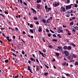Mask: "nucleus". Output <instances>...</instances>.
Returning <instances> with one entry per match:
<instances>
[{
  "label": "nucleus",
  "instance_id": "obj_1",
  "mask_svg": "<svg viewBox=\"0 0 78 78\" xmlns=\"http://www.w3.org/2000/svg\"><path fill=\"white\" fill-rule=\"evenodd\" d=\"M72 6H73V4H71L70 5L66 6V9L67 10L70 9L72 8Z\"/></svg>",
  "mask_w": 78,
  "mask_h": 78
},
{
  "label": "nucleus",
  "instance_id": "obj_2",
  "mask_svg": "<svg viewBox=\"0 0 78 78\" xmlns=\"http://www.w3.org/2000/svg\"><path fill=\"white\" fill-rule=\"evenodd\" d=\"M45 8L47 12H49L51 10V8L50 7L48 8L47 5L45 6Z\"/></svg>",
  "mask_w": 78,
  "mask_h": 78
},
{
  "label": "nucleus",
  "instance_id": "obj_3",
  "mask_svg": "<svg viewBox=\"0 0 78 78\" xmlns=\"http://www.w3.org/2000/svg\"><path fill=\"white\" fill-rule=\"evenodd\" d=\"M67 59H68V60H72L73 59V56L71 55H68L67 57Z\"/></svg>",
  "mask_w": 78,
  "mask_h": 78
},
{
  "label": "nucleus",
  "instance_id": "obj_4",
  "mask_svg": "<svg viewBox=\"0 0 78 78\" xmlns=\"http://www.w3.org/2000/svg\"><path fill=\"white\" fill-rule=\"evenodd\" d=\"M64 53L65 56H66H66H68L69 55V52L66 50H65Z\"/></svg>",
  "mask_w": 78,
  "mask_h": 78
},
{
  "label": "nucleus",
  "instance_id": "obj_5",
  "mask_svg": "<svg viewBox=\"0 0 78 78\" xmlns=\"http://www.w3.org/2000/svg\"><path fill=\"white\" fill-rule=\"evenodd\" d=\"M60 10L62 12H65L66 11V9L64 7H61L60 8Z\"/></svg>",
  "mask_w": 78,
  "mask_h": 78
},
{
  "label": "nucleus",
  "instance_id": "obj_6",
  "mask_svg": "<svg viewBox=\"0 0 78 78\" xmlns=\"http://www.w3.org/2000/svg\"><path fill=\"white\" fill-rule=\"evenodd\" d=\"M58 33H63V30L60 29L59 28H58V30L57 31Z\"/></svg>",
  "mask_w": 78,
  "mask_h": 78
},
{
  "label": "nucleus",
  "instance_id": "obj_7",
  "mask_svg": "<svg viewBox=\"0 0 78 78\" xmlns=\"http://www.w3.org/2000/svg\"><path fill=\"white\" fill-rule=\"evenodd\" d=\"M66 13H67V14L66 15V17H69L70 16V12L67 11L66 12Z\"/></svg>",
  "mask_w": 78,
  "mask_h": 78
},
{
  "label": "nucleus",
  "instance_id": "obj_8",
  "mask_svg": "<svg viewBox=\"0 0 78 78\" xmlns=\"http://www.w3.org/2000/svg\"><path fill=\"white\" fill-rule=\"evenodd\" d=\"M39 29L38 30V32L39 33H40V32H41V31H42V28L41 27L39 26Z\"/></svg>",
  "mask_w": 78,
  "mask_h": 78
},
{
  "label": "nucleus",
  "instance_id": "obj_9",
  "mask_svg": "<svg viewBox=\"0 0 78 78\" xmlns=\"http://www.w3.org/2000/svg\"><path fill=\"white\" fill-rule=\"evenodd\" d=\"M36 72H38V71L40 70V68H39V66H36Z\"/></svg>",
  "mask_w": 78,
  "mask_h": 78
},
{
  "label": "nucleus",
  "instance_id": "obj_10",
  "mask_svg": "<svg viewBox=\"0 0 78 78\" xmlns=\"http://www.w3.org/2000/svg\"><path fill=\"white\" fill-rule=\"evenodd\" d=\"M59 5V3H57L56 4H53V6H54V7H56L57 6Z\"/></svg>",
  "mask_w": 78,
  "mask_h": 78
},
{
  "label": "nucleus",
  "instance_id": "obj_11",
  "mask_svg": "<svg viewBox=\"0 0 78 78\" xmlns=\"http://www.w3.org/2000/svg\"><path fill=\"white\" fill-rule=\"evenodd\" d=\"M30 60L31 61H33V62H35V60L33 58H30Z\"/></svg>",
  "mask_w": 78,
  "mask_h": 78
},
{
  "label": "nucleus",
  "instance_id": "obj_12",
  "mask_svg": "<svg viewBox=\"0 0 78 78\" xmlns=\"http://www.w3.org/2000/svg\"><path fill=\"white\" fill-rule=\"evenodd\" d=\"M67 49L68 50H71L72 49V47L70 46H69L67 48Z\"/></svg>",
  "mask_w": 78,
  "mask_h": 78
},
{
  "label": "nucleus",
  "instance_id": "obj_13",
  "mask_svg": "<svg viewBox=\"0 0 78 78\" xmlns=\"http://www.w3.org/2000/svg\"><path fill=\"white\" fill-rule=\"evenodd\" d=\"M64 50H67V46H64L63 48Z\"/></svg>",
  "mask_w": 78,
  "mask_h": 78
},
{
  "label": "nucleus",
  "instance_id": "obj_14",
  "mask_svg": "<svg viewBox=\"0 0 78 78\" xmlns=\"http://www.w3.org/2000/svg\"><path fill=\"white\" fill-rule=\"evenodd\" d=\"M75 66H78V62L77 61H76L75 63L74 64Z\"/></svg>",
  "mask_w": 78,
  "mask_h": 78
},
{
  "label": "nucleus",
  "instance_id": "obj_15",
  "mask_svg": "<svg viewBox=\"0 0 78 78\" xmlns=\"http://www.w3.org/2000/svg\"><path fill=\"white\" fill-rule=\"evenodd\" d=\"M31 10H32V11H33L34 12H35V14H36V10H34V9L33 8H31Z\"/></svg>",
  "mask_w": 78,
  "mask_h": 78
},
{
  "label": "nucleus",
  "instance_id": "obj_16",
  "mask_svg": "<svg viewBox=\"0 0 78 78\" xmlns=\"http://www.w3.org/2000/svg\"><path fill=\"white\" fill-rule=\"evenodd\" d=\"M37 8H38V9H39L40 8V4H37Z\"/></svg>",
  "mask_w": 78,
  "mask_h": 78
},
{
  "label": "nucleus",
  "instance_id": "obj_17",
  "mask_svg": "<svg viewBox=\"0 0 78 78\" xmlns=\"http://www.w3.org/2000/svg\"><path fill=\"white\" fill-rule=\"evenodd\" d=\"M36 2L37 3H39L41 2V0H37Z\"/></svg>",
  "mask_w": 78,
  "mask_h": 78
},
{
  "label": "nucleus",
  "instance_id": "obj_18",
  "mask_svg": "<svg viewBox=\"0 0 78 78\" xmlns=\"http://www.w3.org/2000/svg\"><path fill=\"white\" fill-rule=\"evenodd\" d=\"M55 55L57 56H59V53H55Z\"/></svg>",
  "mask_w": 78,
  "mask_h": 78
},
{
  "label": "nucleus",
  "instance_id": "obj_19",
  "mask_svg": "<svg viewBox=\"0 0 78 78\" xmlns=\"http://www.w3.org/2000/svg\"><path fill=\"white\" fill-rule=\"evenodd\" d=\"M44 75H45V76H47L48 75V73H45L44 74Z\"/></svg>",
  "mask_w": 78,
  "mask_h": 78
},
{
  "label": "nucleus",
  "instance_id": "obj_20",
  "mask_svg": "<svg viewBox=\"0 0 78 78\" xmlns=\"http://www.w3.org/2000/svg\"><path fill=\"white\" fill-rule=\"evenodd\" d=\"M69 25H71V26L73 25V22H71L69 23Z\"/></svg>",
  "mask_w": 78,
  "mask_h": 78
},
{
  "label": "nucleus",
  "instance_id": "obj_21",
  "mask_svg": "<svg viewBox=\"0 0 78 78\" xmlns=\"http://www.w3.org/2000/svg\"><path fill=\"white\" fill-rule=\"evenodd\" d=\"M8 62H9L8 59H6L5 60V62H6V63H8Z\"/></svg>",
  "mask_w": 78,
  "mask_h": 78
},
{
  "label": "nucleus",
  "instance_id": "obj_22",
  "mask_svg": "<svg viewBox=\"0 0 78 78\" xmlns=\"http://www.w3.org/2000/svg\"><path fill=\"white\" fill-rule=\"evenodd\" d=\"M23 5H25V6H27V3H26L25 2H23Z\"/></svg>",
  "mask_w": 78,
  "mask_h": 78
},
{
  "label": "nucleus",
  "instance_id": "obj_23",
  "mask_svg": "<svg viewBox=\"0 0 78 78\" xmlns=\"http://www.w3.org/2000/svg\"><path fill=\"white\" fill-rule=\"evenodd\" d=\"M28 70H29V71H30V73H33V72H32V71H31V69L29 68L28 69Z\"/></svg>",
  "mask_w": 78,
  "mask_h": 78
},
{
  "label": "nucleus",
  "instance_id": "obj_24",
  "mask_svg": "<svg viewBox=\"0 0 78 78\" xmlns=\"http://www.w3.org/2000/svg\"><path fill=\"white\" fill-rule=\"evenodd\" d=\"M42 22H43V23H46V20H45L43 19L42 20Z\"/></svg>",
  "mask_w": 78,
  "mask_h": 78
},
{
  "label": "nucleus",
  "instance_id": "obj_25",
  "mask_svg": "<svg viewBox=\"0 0 78 78\" xmlns=\"http://www.w3.org/2000/svg\"><path fill=\"white\" fill-rule=\"evenodd\" d=\"M74 29L76 30H78V27H74Z\"/></svg>",
  "mask_w": 78,
  "mask_h": 78
},
{
  "label": "nucleus",
  "instance_id": "obj_26",
  "mask_svg": "<svg viewBox=\"0 0 78 78\" xmlns=\"http://www.w3.org/2000/svg\"><path fill=\"white\" fill-rule=\"evenodd\" d=\"M30 28H33V24H30Z\"/></svg>",
  "mask_w": 78,
  "mask_h": 78
},
{
  "label": "nucleus",
  "instance_id": "obj_27",
  "mask_svg": "<svg viewBox=\"0 0 78 78\" xmlns=\"http://www.w3.org/2000/svg\"><path fill=\"white\" fill-rule=\"evenodd\" d=\"M57 36L58 37H59V38H61V35L60 34H57Z\"/></svg>",
  "mask_w": 78,
  "mask_h": 78
},
{
  "label": "nucleus",
  "instance_id": "obj_28",
  "mask_svg": "<svg viewBox=\"0 0 78 78\" xmlns=\"http://www.w3.org/2000/svg\"><path fill=\"white\" fill-rule=\"evenodd\" d=\"M71 45H73V47L76 46V45L75 44H73V43H71Z\"/></svg>",
  "mask_w": 78,
  "mask_h": 78
},
{
  "label": "nucleus",
  "instance_id": "obj_29",
  "mask_svg": "<svg viewBox=\"0 0 78 78\" xmlns=\"http://www.w3.org/2000/svg\"><path fill=\"white\" fill-rule=\"evenodd\" d=\"M30 32H31L32 33H34L33 30H32V29H30Z\"/></svg>",
  "mask_w": 78,
  "mask_h": 78
},
{
  "label": "nucleus",
  "instance_id": "obj_30",
  "mask_svg": "<svg viewBox=\"0 0 78 78\" xmlns=\"http://www.w3.org/2000/svg\"><path fill=\"white\" fill-rule=\"evenodd\" d=\"M74 6L75 7V8H77V7H78V4H75Z\"/></svg>",
  "mask_w": 78,
  "mask_h": 78
},
{
  "label": "nucleus",
  "instance_id": "obj_31",
  "mask_svg": "<svg viewBox=\"0 0 78 78\" xmlns=\"http://www.w3.org/2000/svg\"><path fill=\"white\" fill-rule=\"evenodd\" d=\"M33 19L34 20H37V17H34Z\"/></svg>",
  "mask_w": 78,
  "mask_h": 78
},
{
  "label": "nucleus",
  "instance_id": "obj_32",
  "mask_svg": "<svg viewBox=\"0 0 78 78\" xmlns=\"http://www.w3.org/2000/svg\"><path fill=\"white\" fill-rule=\"evenodd\" d=\"M11 29L12 31H14V29H12V28H11V27H9V30Z\"/></svg>",
  "mask_w": 78,
  "mask_h": 78
},
{
  "label": "nucleus",
  "instance_id": "obj_33",
  "mask_svg": "<svg viewBox=\"0 0 78 78\" xmlns=\"http://www.w3.org/2000/svg\"><path fill=\"white\" fill-rule=\"evenodd\" d=\"M20 2L21 5H22L23 4V2H22V0H20Z\"/></svg>",
  "mask_w": 78,
  "mask_h": 78
},
{
  "label": "nucleus",
  "instance_id": "obj_34",
  "mask_svg": "<svg viewBox=\"0 0 78 78\" xmlns=\"http://www.w3.org/2000/svg\"><path fill=\"white\" fill-rule=\"evenodd\" d=\"M54 41H55V42H57V41L55 39H53L52 40V42H54Z\"/></svg>",
  "mask_w": 78,
  "mask_h": 78
},
{
  "label": "nucleus",
  "instance_id": "obj_35",
  "mask_svg": "<svg viewBox=\"0 0 78 78\" xmlns=\"http://www.w3.org/2000/svg\"><path fill=\"white\" fill-rule=\"evenodd\" d=\"M11 51H13L14 52H16V51H15V50L12 49V48H11Z\"/></svg>",
  "mask_w": 78,
  "mask_h": 78
},
{
  "label": "nucleus",
  "instance_id": "obj_36",
  "mask_svg": "<svg viewBox=\"0 0 78 78\" xmlns=\"http://www.w3.org/2000/svg\"><path fill=\"white\" fill-rule=\"evenodd\" d=\"M46 31L47 33H49V32H50V31H49V30L48 29H47Z\"/></svg>",
  "mask_w": 78,
  "mask_h": 78
},
{
  "label": "nucleus",
  "instance_id": "obj_37",
  "mask_svg": "<svg viewBox=\"0 0 78 78\" xmlns=\"http://www.w3.org/2000/svg\"><path fill=\"white\" fill-rule=\"evenodd\" d=\"M44 66H45L46 67V68H47V69H48L49 68V67L46 65H44Z\"/></svg>",
  "mask_w": 78,
  "mask_h": 78
},
{
  "label": "nucleus",
  "instance_id": "obj_38",
  "mask_svg": "<svg viewBox=\"0 0 78 78\" xmlns=\"http://www.w3.org/2000/svg\"><path fill=\"white\" fill-rule=\"evenodd\" d=\"M66 76H70V74L69 73H67L66 74Z\"/></svg>",
  "mask_w": 78,
  "mask_h": 78
},
{
  "label": "nucleus",
  "instance_id": "obj_39",
  "mask_svg": "<svg viewBox=\"0 0 78 78\" xmlns=\"http://www.w3.org/2000/svg\"><path fill=\"white\" fill-rule=\"evenodd\" d=\"M50 31H51V32L52 33H55V32L52 30H51V29L50 30Z\"/></svg>",
  "mask_w": 78,
  "mask_h": 78
},
{
  "label": "nucleus",
  "instance_id": "obj_40",
  "mask_svg": "<svg viewBox=\"0 0 78 78\" xmlns=\"http://www.w3.org/2000/svg\"><path fill=\"white\" fill-rule=\"evenodd\" d=\"M73 33H75V31H76V30L74 29H73Z\"/></svg>",
  "mask_w": 78,
  "mask_h": 78
},
{
  "label": "nucleus",
  "instance_id": "obj_41",
  "mask_svg": "<svg viewBox=\"0 0 78 78\" xmlns=\"http://www.w3.org/2000/svg\"><path fill=\"white\" fill-rule=\"evenodd\" d=\"M69 11H70V13H73V10H70Z\"/></svg>",
  "mask_w": 78,
  "mask_h": 78
},
{
  "label": "nucleus",
  "instance_id": "obj_42",
  "mask_svg": "<svg viewBox=\"0 0 78 78\" xmlns=\"http://www.w3.org/2000/svg\"><path fill=\"white\" fill-rule=\"evenodd\" d=\"M22 54H23V55H25V52H24V51L23 50L22 51Z\"/></svg>",
  "mask_w": 78,
  "mask_h": 78
},
{
  "label": "nucleus",
  "instance_id": "obj_43",
  "mask_svg": "<svg viewBox=\"0 0 78 78\" xmlns=\"http://www.w3.org/2000/svg\"><path fill=\"white\" fill-rule=\"evenodd\" d=\"M63 66H66V62H65V63H63L62 64Z\"/></svg>",
  "mask_w": 78,
  "mask_h": 78
},
{
  "label": "nucleus",
  "instance_id": "obj_44",
  "mask_svg": "<svg viewBox=\"0 0 78 78\" xmlns=\"http://www.w3.org/2000/svg\"><path fill=\"white\" fill-rule=\"evenodd\" d=\"M67 3H70V0H67Z\"/></svg>",
  "mask_w": 78,
  "mask_h": 78
},
{
  "label": "nucleus",
  "instance_id": "obj_45",
  "mask_svg": "<svg viewBox=\"0 0 78 78\" xmlns=\"http://www.w3.org/2000/svg\"><path fill=\"white\" fill-rule=\"evenodd\" d=\"M5 13L6 14H8V12H7L6 11H5Z\"/></svg>",
  "mask_w": 78,
  "mask_h": 78
},
{
  "label": "nucleus",
  "instance_id": "obj_46",
  "mask_svg": "<svg viewBox=\"0 0 78 78\" xmlns=\"http://www.w3.org/2000/svg\"><path fill=\"white\" fill-rule=\"evenodd\" d=\"M66 32H69L70 31L68 30V29H66Z\"/></svg>",
  "mask_w": 78,
  "mask_h": 78
},
{
  "label": "nucleus",
  "instance_id": "obj_47",
  "mask_svg": "<svg viewBox=\"0 0 78 78\" xmlns=\"http://www.w3.org/2000/svg\"><path fill=\"white\" fill-rule=\"evenodd\" d=\"M68 35H69V36H70V35H71V33H70L69 32H68Z\"/></svg>",
  "mask_w": 78,
  "mask_h": 78
},
{
  "label": "nucleus",
  "instance_id": "obj_48",
  "mask_svg": "<svg viewBox=\"0 0 78 78\" xmlns=\"http://www.w3.org/2000/svg\"><path fill=\"white\" fill-rule=\"evenodd\" d=\"M58 48L59 50H61V47H60V46H58Z\"/></svg>",
  "mask_w": 78,
  "mask_h": 78
},
{
  "label": "nucleus",
  "instance_id": "obj_49",
  "mask_svg": "<svg viewBox=\"0 0 78 78\" xmlns=\"http://www.w3.org/2000/svg\"><path fill=\"white\" fill-rule=\"evenodd\" d=\"M36 61L37 62H38V63H39V61L38 60V59H37V58H36Z\"/></svg>",
  "mask_w": 78,
  "mask_h": 78
},
{
  "label": "nucleus",
  "instance_id": "obj_50",
  "mask_svg": "<svg viewBox=\"0 0 78 78\" xmlns=\"http://www.w3.org/2000/svg\"><path fill=\"white\" fill-rule=\"evenodd\" d=\"M42 39H43V42H45V38H42Z\"/></svg>",
  "mask_w": 78,
  "mask_h": 78
},
{
  "label": "nucleus",
  "instance_id": "obj_51",
  "mask_svg": "<svg viewBox=\"0 0 78 78\" xmlns=\"http://www.w3.org/2000/svg\"><path fill=\"white\" fill-rule=\"evenodd\" d=\"M48 37H50V36H51V34H48Z\"/></svg>",
  "mask_w": 78,
  "mask_h": 78
},
{
  "label": "nucleus",
  "instance_id": "obj_52",
  "mask_svg": "<svg viewBox=\"0 0 78 78\" xmlns=\"http://www.w3.org/2000/svg\"><path fill=\"white\" fill-rule=\"evenodd\" d=\"M23 34H26V33L24 31H23L22 33Z\"/></svg>",
  "mask_w": 78,
  "mask_h": 78
},
{
  "label": "nucleus",
  "instance_id": "obj_53",
  "mask_svg": "<svg viewBox=\"0 0 78 78\" xmlns=\"http://www.w3.org/2000/svg\"><path fill=\"white\" fill-rule=\"evenodd\" d=\"M18 77H19V76L18 75H17L16 76H15V78H18Z\"/></svg>",
  "mask_w": 78,
  "mask_h": 78
},
{
  "label": "nucleus",
  "instance_id": "obj_54",
  "mask_svg": "<svg viewBox=\"0 0 78 78\" xmlns=\"http://www.w3.org/2000/svg\"><path fill=\"white\" fill-rule=\"evenodd\" d=\"M53 36L55 37H56V35L55 34H54L53 35Z\"/></svg>",
  "mask_w": 78,
  "mask_h": 78
},
{
  "label": "nucleus",
  "instance_id": "obj_55",
  "mask_svg": "<svg viewBox=\"0 0 78 78\" xmlns=\"http://www.w3.org/2000/svg\"><path fill=\"white\" fill-rule=\"evenodd\" d=\"M12 38L14 39H16V37L15 36H13L12 37Z\"/></svg>",
  "mask_w": 78,
  "mask_h": 78
},
{
  "label": "nucleus",
  "instance_id": "obj_56",
  "mask_svg": "<svg viewBox=\"0 0 78 78\" xmlns=\"http://www.w3.org/2000/svg\"><path fill=\"white\" fill-rule=\"evenodd\" d=\"M36 23L37 25H39V22H38V21L36 22Z\"/></svg>",
  "mask_w": 78,
  "mask_h": 78
},
{
  "label": "nucleus",
  "instance_id": "obj_57",
  "mask_svg": "<svg viewBox=\"0 0 78 78\" xmlns=\"http://www.w3.org/2000/svg\"><path fill=\"white\" fill-rule=\"evenodd\" d=\"M55 13H56L57 14H58V12L57 11H55Z\"/></svg>",
  "mask_w": 78,
  "mask_h": 78
},
{
  "label": "nucleus",
  "instance_id": "obj_58",
  "mask_svg": "<svg viewBox=\"0 0 78 78\" xmlns=\"http://www.w3.org/2000/svg\"><path fill=\"white\" fill-rule=\"evenodd\" d=\"M52 61H53V62H55V59L53 58L52 59Z\"/></svg>",
  "mask_w": 78,
  "mask_h": 78
},
{
  "label": "nucleus",
  "instance_id": "obj_59",
  "mask_svg": "<svg viewBox=\"0 0 78 78\" xmlns=\"http://www.w3.org/2000/svg\"><path fill=\"white\" fill-rule=\"evenodd\" d=\"M48 47L49 48H52V46H51V45H49L48 46Z\"/></svg>",
  "mask_w": 78,
  "mask_h": 78
},
{
  "label": "nucleus",
  "instance_id": "obj_60",
  "mask_svg": "<svg viewBox=\"0 0 78 78\" xmlns=\"http://www.w3.org/2000/svg\"><path fill=\"white\" fill-rule=\"evenodd\" d=\"M16 60L15 61V63H17V62H17V59H16Z\"/></svg>",
  "mask_w": 78,
  "mask_h": 78
},
{
  "label": "nucleus",
  "instance_id": "obj_61",
  "mask_svg": "<svg viewBox=\"0 0 78 78\" xmlns=\"http://www.w3.org/2000/svg\"><path fill=\"white\" fill-rule=\"evenodd\" d=\"M66 42H69V39H66Z\"/></svg>",
  "mask_w": 78,
  "mask_h": 78
},
{
  "label": "nucleus",
  "instance_id": "obj_62",
  "mask_svg": "<svg viewBox=\"0 0 78 78\" xmlns=\"http://www.w3.org/2000/svg\"><path fill=\"white\" fill-rule=\"evenodd\" d=\"M39 53H40V55H41L42 53L41 52V51H39Z\"/></svg>",
  "mask_w": 78,
  "mask_h": 78
},
{
  "label": "nucleus",
  "instance_id": "obj_63",
  "mask_svg": "<svg viewBox=\"0 0 78 78\" xmlns=\"http://www.w3.org/2000/svg\"><path fill=\"white\" fill-rule=\"evenodd\" d=\"M15 29L16 31H18V28L17 27H15Z\"/></svg>",
  "mask_w": 78,
  "mask_h": 78
},
{
  "label": "nucleus",
  "instance_id": "obj_64",
  "mask_svg": "<svg viewBox=\"0 0 78 78\" xmlns=\"http://www.w3.org/2000/svg\"><path fill=\"white\" fill-rule=\"evenodd\" d=\"M76 2L77 4H78V0L76 1Z\"/></svg>",
  "mask_w": 78,
  "mask_h": 78
}]
</instances>
